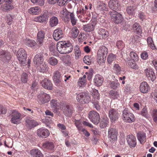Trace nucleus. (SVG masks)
Wrapping results in <instances>:
<instances>
[{
  "mask_svg": "<svg viewBox=\"0 0 157 157\" xmlns=\"http://www.w3.org/2000/svg\"><path fill=\"white\" fill-rule=\"evenodd\" d=\"M57 49L61 54L69 53L71 52L73 46L70 43L66 41H60L57 44Z\"/></svg>",
  "mask_w": 157,
  "mask_h": 157,
  "instance_id": "f257e3e1",
  "label": "nucleus"
},
{
  "mask_svg": "<svg viewBox=\"0 0 157 157\" xmlns=\"http://www.w3.org/2000/svg\"><path fill=\"white\" fill-rule=\"evenodd\" d=\"M10 115L12 117L11 119L12 123L17 124L21 122L22 115L20 112L15 110H13L12 111Z\"/></svg>",
  "mask_w": 157,
  "mask_h": 157,
  "instance_id": "f03ea898",
  "label": "nucleus"
},
{
  "mask_svg": "<svg viewBox=\"0 0 157 157\" xmlns=\"http://www.w3.org/2000/svg\"><path fill=\"white\" fill-rule=\"evenodd\" d=\"M77 16L82 22H86L89 19V17L86 15V11L83 8H78L76 12Z\"/></svg>",
  "mask_w": 157,
  "mask_h": 157,
  "instance_id": "7ed1b4c3",
  "label": "nucleus"
},
{
  "mask_svg": "<svg viewBox=\"0 0 157 157\" xmlns=\"http://www.w3.org/2000/svg\"><path fill=\"white\" fill-rule=\"evenodd\" d=\"M110 14L112 21L117 24L121 23L122 20V17L121 14L115 10H113L110 12Z\"/></svg>",
  "mask_w": 157,
  "mask_h": 157,
  "instance_id": "20e7f679",
  "label": "nucleus"
},
{
  "mask_svg": "<svg viewBox=\"0 0 157 157\" xmlns=\"http://www.w3.org/2000/svg\"><path fill=\"white\" fill-rule=\"evenodd\" d=\"M11 58V55L10 52L3 50L0 51V60L2 62L8 63Z\"/></svg>",
  "mask_w": 157,
  "mask_h": 157,
  "instance_id": "39448f33",
  "label": "nucleus"
},
{
  "mask_svg": "<svg viewBox=\"0 0 157 157\" xmlns=\"http://www.w3.org/2000/svg\"><path fill=\"white\" fill-rule=\"evenodd\" d=\"M89 118L95 124H97L99 123L100 119L99 114L95 111H92L89 112Z\"/></svg>",
  "mask_w": 157,
  "mask_h": 157,
  "instance_id": "423d86ee",
  "label": "nucleus"
},
{
  "mask_svg": "<svg viewBox=\"0 0 157 157\" xmlns=\"http://www.w3.org/2000/svg\"><path fill=\"white\" fill-rule=\"evenodd\" d=\"M17 57L20 63L23 64L25 63L27 58V54L23 48H20L17 52Z\"/></svg>",
  "mask_w": 157,
  "mask_h": 157,
  "instance_id": "0eeeda50",
  "label": "nucleus"
},
{
  "mask_svg": "<svg viewBox=\"0 0 157 157\" xmlns=\"http://www.w3.org/2000/svg\"><path fill=\"white\" fill-rule=\"evenodd\" d=\"M118 132L114 128H110L108 131V136L109 140L111 142L116 141L117 139Z\"/></svg>",
  "mask_w": 157,
  "mask_h": 157,
  "instance_id": "6e6552de",
  "label": "nucleus"
},
{
  "mask_svg": "<svg viewBox=\"0 0 157 157\" xmlns=\"http://www.w3.org/2000/svg\"><path fill=\"white\" fill-rule=\"evenodd\" d=\"M108 116L112 122H115L118 118L119 113L116 109L111 108L109 110Z\"/></svg>",
  "mask_w": 157,
  "mask_h": 157,
  "instance_id": "1a4fd4ad",
  "label": "nucleus"
},
{
  "mask_svg": "<svg viewBox=\"0 0 157 157\" xmlns=\"http://www.w3.org/2000/svg\"><path fill=\"white\" fill-rule=\"evenodd\" d=\"M38 101L40 103L44 104L48 102L50 99V96L48 94L43 92L38 96Z\"/></svg>",
  "mask_w": 157,
  "mask_h": 157,
  "instance_id": "9d476101",
  "label": "nucleus"
},
{
  "mask_svg": "<svg viewBox=\"0 0 157 157\" xmlns=\"http://www.w3.org/2000/svg\"><path fill=\"white\" fill-rule=\"evenodd\" d=\"M36 134L40 137L45 138L49 136L50 132L48 129L42 127L37 130Z\"/></svg>",
  "mask_w": 157,
  "mask_h": 157,
  "instance_id": "9b49d317",
  "label": "nucleus"
},
{
  "mask_svg": "<svg viewBox=\"0 0 157 157\" xmlns=\"http://www.w3.org/2000/svg\"><path fill=\"white\" fill-rule=\"evenodd\" d=\"M48 13L45 12L39 16L35 17L33 21L36 22L43 23L48 20Z\"/></svg>",
  "mask_w": 157,
  "mask_h": 157,
  "instance_id": "f8f14e48",
  "label": "nucleus"
},
{
  "mask_svg": "<svg viewBox=\"0 0 157 157\" xmlns=\"http://www.w3.org/2000/svg\"><path fill=\"white\" fill-rule=\"evenodd\" d=\"M70 12L68 11L65 8H63L60 11V17L65 22H68L69 21L70 13Z\"/></svg>",
  "mask_w": 157,
  "mask_h": 157,
  "instance_id": "ddd939ff",
  "label": "nucleus"
},
{
  "mask_svg": "<svg viewBox=\"0 0 157 157\" xmlns=\"http://www.w3.org/2000/svg\"><path fill=\"white\" fill-rule=\"evenodd\" d=\"M60 108L62 109L65 115L66 116H71L73 113L72 107L67 104H63V107L61 106Z\"/></svg>",
  "mask_w": 157,
  "mask_h": 157,
  "instance_id": "4468645a",
  "label": "nucleus"
},
{
  "mask_svg": "<svg viewBox=\"0 0 157 157\" xmlns=\"http://www.w3.org/2000/svg\"><path fill=\"white\" fill-rule=\"evenodd\" d=\"M42 86L45 89L49 90L53 89V84L51 81L49 79L44 78L41 82Z\"/></svg>",
  "mask_w": 157,
  "mask_h": 157,
  "instance_id": "2eb2a0df",
  "label": "nucleus"
},
{
  "mask_svg": "<svg viewBox=\"0 0 157 157\" xmlns=\"http://www.w3.org/2000/svg\"><path fill=\"white\" fill-rule=\"evenodd\" d=\"M63 35V31L60 29H58L55 30L53 34V38L56 40H58L62 38Z\"/></svg>",
  "mask_w": 157,
  "mask_h": 157,
  "instance_id": "dca6fc26",
  "label": "nucleus"
},
{
  "mask_svg": "<svg viewBox=\"0 0 157 157\" xmlns=\"http://www.w3.org/2000/svg\"><path fill=\"white\" fill-rule=\"evenodd\" d=\"M145 72L147 76L149 79L153 82L155 79L156 77L153 70L151 68H148L145 70Z\"/></svg>",
  "mask_w": 157,
  "mask_h": 157,
  "instance_id": "f3484780",
  "label": "nucleus"
},
{
  "mask_svg": "<svg viewBox=\"0 0 157 157\" xmlns=\"http://www.w3.org/2000/svg\"><path fill=\"white\" fill-rule=\"evenodd\" d=\"M43 57V54L41 53L37 54L35 55L33 60L36 66H38V65L44 62Z\"/></svg>",
  "mask_w": 157,
  "mask_h": 157,
  "instance_id": "a211bd4d",
  "label": "nucleus"
},
{
  "mask_svg": "<svg viewBox=\"0 0 157 157\" xmlns=\"http://www.w3.org/2000/svg\"><path fill=\"white\" fill-rule=\"evenodd\" d=\"M41 12V8L38 6H35L30 8L28 10V13L32 15L39 14Z\"/></svg>",
  "mask_w": 157,
  "mask_h": 157,
  "instance_id": "6ab92c4d",
  "label": "nucleus"
},
{
  "mask_svg": "<svg viewBox=\"0 0 157 157\" xmlns=\"http://www.w3.org/2000/svg\"><path fill=\"white\" fill-rule=\"evenodd\" d=\"M97 33L100 39H105L109 36L108 31L102 28L99 29L97 31Z\"/></svg>",
  "mask_w": 157,
  "mask_h": 157,
  "instance_id": "aec40b11",
  "label": "nucleus"
},
{
  "mask_svg": "<svg viewBox=\"0 0 157 157\" xmlns=\"http://www.w3.org/2000/svg\"><path fill=\"white\" fill-rule=\"evenodd\" d=\"M108 5L110 8L114 10H117L120 6L118 0H110Z\"/></svg>",
  "mask_w": 157,
  "mask_h": 157,
  "instance_id": "412c9836",
  "label": "nucleus"
},
{
  "mask_svg": "<svg viewBox=\"0 0 157 157\" xmlns=\"http://www.w3.org/2000/svg\"><path fill=\"white\" fill-rule=\"evenodd\" d=\"M136 144V138L132 134L128 135V145L130 147H134Z\"/></svg>",
  "mask_w": 157,
  "mask_h": 157,
  "instance_id": "4be33fe9",
  "label": "nucleus"
},
{
  "mask_svg": "<svg viewBox=\"0 0 157 157\" xmlns=\"http://www.w3.org/2000/svg\"><path fill=\"white\" fill-rule=\"evenodd\" d=\"M150 90V86L146 82H143L141 83L140 86V90L142 93H147Z\"/></svg>",
  "mask_w": 157,
  "mask_h": 157,
  "instance_id": "5701e85b",
  "label": "nucleus"
},
{
  "mask_svg": "<svg viewBox=\"0 0 157 157\" xmlns=\"http://www.w3.org/2000/svg\"><path fill=\"white\" fill-rule=\"evenodd\" d=\"M103 81V78L102 76L99 75H96L94 79V82L95 85L97 86H100Z\"/></svg>",
  "mask_w": 157,
  "mask_h": 157,
  "instance_id": "b1692460",
  "label": "nucleus"
},
{
  "mask_svg": "<svg viewBox=\"0 0 157 157\" xmlns=\"http://www.w3.org/2000/svg\"><path fill=\"white\" fill-rule=\"evenodd\" d=\"M30 153L33 157H44L41 151L38 149L31 150L30 151Z\"/></svg>",
  "mask_w": 157,
  "mask_h": 157,
  "instance_id": "393cba45",
  "label": "nucleus"
},
{
  "mask_svg": "<svg viewBox=\"0 0 157 157\" xmlns=\"http://www.w3.org/2000/svg\"><path fill=\"white\" fill-rule=\"evenodd\" d=\"M50 106L51 108L55 111H57L59 109V103L57 100L52 99L50 101Z\"/></svg>",
  "mask_w": 157,
  "mask_h": 157,
  "instance_id": "a878e982",
  "label": "nucleus"
},
{
  "mask_svg": "<svg viewBox=\"0 0 157 157\" xmlns=\"http://www.w3.org/2000/svg\"><path fill=\"white\" fill-rule=\"evenodd\" d=\"M36 67L39 71L41 72L44 73L48 71V67L45 62L41 63L40 64L38 65V66H36Z\"/></svg>",
  "mask_w": 157,
  "mask_h": 157,
  "instance_id": "bb28decb",
  "label": "nucleus"
},
{
  "mask_svg": "<svg viewBox=\"0 0 157 157\" xmlns=\"http://www.w3.org/2000/svg\"><path fill=\"white\" fill-rule=\"evenodd\" d=\"M96 9L99 11L106 10L107 9L106 5L102 2H98Z\"/></svg>",
  "mask_w": 157,
  "mask_h": 157,
  "instance_id": "cd10ccee",
  "label": "nucleus"
},
{
  "mask_svg": "<svg viewBox=\"0 0 157 157\" xmlns=\"http://www.w3.org/2000/svg\"><path fill=\"white\" fill-rule=\"evenodd\" d=\"M134 31L138 35H140L142 33V30L141 26L137 23H134L132 26Z\"/></svg>",
  "mask_w": 157,
  "mask_h": 157,
  "instance_id": "c85d7f7f",
  "label": "nucleus"
},
{
  "mask_svg": "<svg viewBox=\"0 0 157 157\" xmlns=\"http://www.w3.org/2000/svg\"><path fill=\"white\" fill-rule=\"evenodd\" d=\"M42 146L44 148L51 150H53L54 147L53 143L48 141L43 143Z\"/></svg>",
  "mask_w": 157,
  "mask_h": 157,
  "instance_id": "c756f323",
  "label": "nucleus"
},
{
  "mask_svg": "<svg viewBox=\"0 0 157 157\" xmlns=\"http://www.w3.org/2000/svg\"><path fill=\"white\" fill-rule=\"evenodd\" d=\"M59 20L57 17L53 16L49 20V23L50 26L53 27L56 26L58 23Z\"/></svg>",
  "mask_w": 157,
  "mask_h": 157,
  "instance_id": "7c9ffc66",
  "label": "nucleus"
},
{
  "mask_svg": "<svg viewBox=\"0 0 157 157\" xmlns=\"http://www.w3.org/2000/svg\"><path fill=\"white\" fill-rule=\"evenodd\" d=\"M13 8V6L11 3H6L2 6L1 9L3 11H9Z\"/></svg>",
  "mask_w": 157,
  "mask_h": 157,
  "instance_id": "2f4dec72",
  "label": "nucleus"
},
{
  "mask_svg": "<svg viewBox=\"0 0 157 157\" xmlns=\"http://www.w3.org/2000/svg\"><path fill=\"white\" fill-rule=\"evenodd\" d=\"M53 79L54 82L59 83L61 82V74L58 71H55L54 73Z\"/></svg>",
  "mask_w": 157,
  "mask_h": 157,
  "instance_id": "473e14b6",
  "label": "nucleus"
},
{
  "mask_svg": "<svg viewBox=\"0 0 157 157\" xmlns=\"http://www.w3.org/2000/svg\"><path fill=\"white\" fill-rule=\"evenodd\" d=\"M79 33L78 30L76 27H74L72 29L70 33L71 37L74 38H76L78 35Z\"/></svg>",
  "mask_w": 157,
  "mask_h": 157,
  "instance_id": "72a5a7b5",
  "label": "nucleus"
},
{
  "mask_svg": "<svg viewBox=\"0 0 157 157\" xmlns=\"http://www.w3.org/2000/svg\"><path fill=\"white\" fill-rule=\"evenodd\" d=\"M109 123V119L108 118H102L100 122V127L101 128H103L106 127Z\"/></svg>",
  "mask_w": 157,
  "mask_h": 157,
  "instance_id": "f704fd0d",
  "label": "nucleus"
},
{
  "mask_svg": "<svg viewBox=\"0 0 157 157\" xmlns=\"http://www.w3.org/2000/svg\"><path fill=\"white\" fill-rule=\"evenodd\" d=\"M95 25L93 24H89L84 25L83 29L86 31L90 32L93 31L94 29Z\"/></svg>",
  "mask_w": 157,
  "mask_h": 157,
  "instance_id": "c9c22d12",
  "label": "nucleus"
},
{
  "mask_svg": "<svg viewBox=\"0 0 157 157\" xmlns=\"http://www.w3.org/2000/svg\"><path fill=\"white\" fill-rule=\"evenodd\" d=\"M24 43L27 46L30 47L34 46L36 44L34 40L27 39L25 40Z\"/></svg>",
  "mask_w": 157,
  "mask_h": 157,
  "instance_id": "e433bc0d",
  "label": "nucleus"
},
{
  "mask_svg": "<svg viewBox=\"0 0 157 157\" xmlns=\"http://www.w3.org/2000/svg\"><path fill=\"white\" fill-rule=\"evenodd\" d=\"M108 53V49L106 47L104 46H101L99 49L98 51V54L99 55H102L106 56Z\"/></svg>",
  "mask_w": 157,
  "mask_h": 157,
  "instance_id": "4c0bfd02",
  "label": "nucleus"
},
{
  "mask_svg": "<svg viewBox=\"0 0 157 157\" xmlns=\"http://www.w3.org/2000/svg\"><path fill=\"white\" fill-rule=\"evenodd\" d=\"M74 124L78 131L81 130L83 128V122L81 120L75 119L74 121Z\"/></svg>",
  "mask_w": 157,
  "mask_h": 157,
  "instance_id": "58836bf2",
  "label": "nucleus"
},
{
  "mask_svg": "<svg viewBox=\"0 0 157 157\" xmlns=\"http://www.w3.org/2000/svg\"><path fill=\"white\" fill-rule=\"evenodd\" d=\"M86 93H80L77 95L76 99L78 102L81 104H83L84 99L85 98V96Z\"/></svg>",
  "mask_w": 157,
  "mask_h": 157,
  "instance_id": "ea45409f",
  "label": "nucleus"
},
{
  "mask_svg": "<svg viewBox=\"0 0 157 157\" xmlns=\"http://www.w3.org/2000/svg\"><path fill=\"white\" fill-rule=\"evenodd\" d=\"M146 135L144 133H138L137 134V138L138 140L141 144L144 141L146 140Z\"/></svg>",
  "mask_w": 157,
  "mask_h": 157,
  "instance_id": "a19ab883",
  "label": "nucleus"
},
{
  "mask_svg": "<svg viewBox=\"0 0 157 157\" xmlns=\"http://www.w3.org/2000/svg\"><path fill=\"white\" fill-rule=\"evenodd\" d=\"M70 20L73 26L76 24L77 20L75 17L73 12H71L70 13L69 21Z\"/></svg>",
  "mask_w": 157,
  "mask_h": 157,
  "instance_id": "79ce46f5",
  "label": "nucleus"
},
{
  "mask_svg": "<svg viewBox=\"0 0 157 157\" xmlns=\"http://www.w3.org/2000/svg\"><path fill=\"white\" fill-rule=\"evenodd\" d=\"M117 58L116 55L113 54H110L108 56L107 61L109 64H111L114 61L116 60Z\"/></svg>",
  "mask_w": 157,
  "mask_h": 157,
  "instance_id": "37998d69",
  "label": "nucleus"
},
{
  "mask_svg": "<svg viewBox=\"0 0 157 157\" xmlns=\"http://www.w3.org/2000/svg\"><path fill=\"white\" fill-rule=\"evenodd\" d=\"M48 62L52 66H55L57 64L58 61L55 57H51L49 59Z\"/></svg>",
  "mask_w": 157,
  "mask_h": 157,
  "instance_id": "c03bdc74",
  "label": "nucleus"
},
{
  "mask_svg": "<svg viewBox=\"0 0 157 157\" xmlns=\"http://www.w3.org/2000/svg\"><path fill=\"white\" fill-rule=\"evenodd\" d=\"M26 123L30 127H35L38 124V123L34 120H28Z\"/></svg>",
  "mask_w": 157,
  "mask_h": 157,
  "instance_id": "a18cd8bd",
  "label": "nucleus"
},
{
  "mask_svg": "<svg viewBox=\"0 0 157 157\" xmlns=\"http://www.w3.org/2000/svg\"><path fill=\"white\" fill-rule=\"evenodd\" d=\"M106 56L102 55H99L98 54L97 60L99 64L100 65L102 63H104L105 60Z\"/></svg>",
  "mask_w": 157,
  "mask_h": 157,
  "instance_id": "49530a36",
  "label": "nucleus"
},
{
  "mask_svg": "<svg viewBox=\"0 0 157 157\" xmlns=\"http://www.w3.org/2000/svg\"><path fill=\"white\" fill-rule=\"evenodd\" d=\"M113 67L114 72L117 75L120 74L121 70V68L119 65L117 64H114Z\"/></svg>",
  "mask_w": 157,
  "mask_h": 157,
  "instance_id": "de8ad7c7",
  "label": "nucleus"
},
{
  "mask_svg": "<svg viewBox=\"0 0 157 157\" xmlns=\"http://www.w3.org/2000/svg\"><path fill=\"white\" fill-rule=\"evenodd\" d=\"M75 54V58L77 59H78L81 55V52L79 49L78 46H77L75 47L74 49Z\"/></svg>",
  "mask_w": 157,
  "mask_h": 157,
  "instance_id": "09e8293b",
  "label": "nucleus"
},
{
  "mask_svg": "<svg viewBox=\"0 0 157 157\" xmlns=\"http://www.w3.org/2000/svg\"><path fill=\"white\" fill-rule=\"evenodd\" d=\"M128 108H125L122 112V119L126 122L128 121Z\"/></svg>",
  "mask_w": 157,
  "mask_h": 157,
  "instance_id": "8fccbe9b",
  "label": "nucleus"
},
{
  "mask_svg": "<svg viewBox=\"0 0 157 157\" xmlns=\"http://www.w3.org/2000/svg\"><path fill=\"white\" fill-rule=\"evenodd\" d=\"M147 41L148 45L151 49H155V46L153 43L152 39L151 37H148L147 39Z\"/></svg>",
  "mask_w": 157,
  "mask_h": 157,
  "instance_id": "3c124183",
  "label": "nucleus"
},
{
  "mask_svg": "<svg viewBox=\"0 0 157 157\" xmlns=\"http://www.w3.org/2000/svg\"><path fill=\"white\" fill-rule=\"evenodd\" d=\"M128 61L129 64L131 68L136 70L138 69V66L135 62V60H129Z\"/></svg>",
  "mask_w": 157,
  "mask_h": 157,
  "instance_id": "603ef678",
  "label": "nucleus"
},
{
  "mask_svg": "<svg viewBox=\"0 0 157 157\" xmlns=\"http://www.w3.org/2000/svg\"><path fill=\"white\" fill-rule=\"evenodd\" d=\"M109 95L110 97L113 99L117 98L118 96L117 92L113 90H110Z\"/></svg>",
  "mask_w": 157,
  "mask_h": 157,
  "instance_id": "864d4df0",
  "label": "nucleus"
},
{
  "mask_svg": "<svg viewBox=\"0 0 157 157\" xmlns=\"http://www.w3.org/2000/svg\"><path fill=\"white\" fill-rule=\"evenodd\" d=\"M6 23L9 25H10L12 24L13 21V18L12 16L8 14L6 15Z\"/></svg>",
  "mask_w": 157,
  "mask_h": 157,
  "instance_id": "5fc2aeb1",
  "label": "nucleus"
},
{
  "mask_svg": "<svg viewBox=\"0 0 157 157\" xmlns=\"http://www.w3.org/2000/svg\"><path fill=\"white\" fill-rule=\"evenodd\" d=\"M28 76L27 74L25 72L23 73L21 75V80L22 82L25 83L27 82Z\"/></svg>",
  "mask_w": 157,
  "mask_h": 157,
  "instance_id": "6e6d98bb",
  "label": "nucleus"
},
{
  "mask_svg": "<svg viewBox=\"0 0 157 157\" xmlns=\"http://www.w3.org/2000/svg\"><path fill=\"white\" fill-rule=\"evenodd\" d=\"M130 56L131 58L130 60H137L138 59V56L135 52H131L130 53Z\"/></svg>",
  "mask_w": 157,
  "mask_h": 157,
  "instance_id": "4d7b16f0",
  "label": "nucleus"
},
{
  "mask_svg": "<svg viewBox=\"0 0 157 157\" xmlns=\"http://www.w3.org/2000/svg\"><path fill=\"white\" fill-rule=\"evenodd\" d=\"M78 85L79 87L85 86L86 85V80L79 78L78 82Z\"/></svg>",
  "mask_w": 157,
  "mask_h": 157,
  "instance_id": "13d9d810",
  "label": "nucleus"
},
{
  "mask_svg": "<svg viewBox=\"0 0 157 157\" xmlns=\"http://www.w3.org/2000/svg\"><path fill=\"white\" fill-rule=\"evenodd\" d=\"M90 58L89 56H85L83 58L84 63L87 65H90L91 63Z\"/></svg>",
  "mask_w": 157,
  "mask_h": 157,
  "instance_id": "bf43d9fd",
  "label": "nucleus"
},
{
  "mask_svg": "<svg viewBox=\"0 0 157 157\" xmlns=\"http://www.w3.org/2000/svg\"><path fill=\"white\" fill-rule=\"evenodd\" d=\"M31 2L34 4L37 3L39 5L43 6L44 3V0H30Z\"/></svg>",
  "mask_w": 157,
  "mask_h": 157,
  "instance_id": "052dcab7",
  "label": "nucleus"
},
{
  "mask_svg": "<svg viewBox=\"0 0 157 157\" xmlns=\"http://www.w3.org/2000/svg\"><path fill=\"white\" fill-rule=\"evenodd\" d=\"M92 94L93 97L94 98H97L98 100L100 96L98 91L95 89H93V90Z\"/></svg>",
  "mask_w": 157,
  "mask_h": 157,
  "instance_id": "680f3d73",
  "label": "nucleus"
},
{
  "mask_svg": "<svg viewBox=\"0 0 157 157\" xmlns=\"http://www.w3.org/2000/svg\"><path fill=\"white\" fill-rule=\"evenodd\" d=\"M136 8V6H133L128 7V14L131 15H133L134 13V10Z\"/></svg>",
  "mask_w": 157,
  "mask_h": 157,
  "instance_id": "e2e57ef3",
  "label": "nucleus"
},
{
  "mask_svg": "<svg viewBox=\"0 0 157 157\" xmlns=\"http://www.w3.org/2000/svg\"><path fill=\"white\" fill-rule=\"evenodd\" d=\"M135 121V118L134 115L132 113H128V122H133Z\"/></svg>",
  "mask_w": 157,
  "mask_h": 157,
  "instance_id": "0e129e2a",
  "label": "nucleus"
},
{
  "mask_svg": "<svg viewBox=\"0 0 157 157\" xmlns=\"http://www.w3.org/2000/svg\"><path fill=\"white\" fill-rule=\"evenodd\" d=\"M7 112L6 108L0 104V114H5Z\"/></svg>",
  "mask_w": 157,
  "mask_h": 157,
  "instance_id": "69168bd1",
  "label": "nucleus"
},
{
  "mask_svg": "<svg viewBox=\"0 0 157 157\" xmlns=\"http://www.w3.org/2000/svg\"><path fill=\"white\" fill-rule=\"evenodd\" d=\"M71 57L69 55H67L63 58V61L64 63L68 64L71 63Z\"/></svg>",
  "mask_w": 157,
  "mask_h": 157,
  "instance_id": "338daca9",
  "label": "nucleus"
},
{
  "mask_svg": "<svg viewBox=\"0 0 157 157\" xmlns=\"http://www.w3.org/2000/svg\"><path fill=\"white\" fill-rule=\"evenodd\" d=\"M153 119L155 122H157V110L154 109L152 112Z\"/></svg>",
  "mask_w": 157,
  "mask_h": 157,
  "instance_id": "774afa93",
  "label": "nucleus"
}]
</instances>
